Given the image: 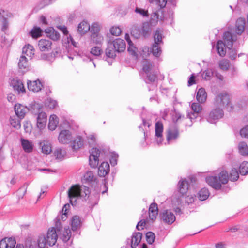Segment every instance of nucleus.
<instances>
[{"mask_svg":"<svg viewBox=\"0 0 248 248\" xmlns=\"http://www.w3.org/2000/svg\"><path fill=\"white\" fill-rule=\"evenodd\" d=\"M154 43L163 45L162 34L161 32L156 30L154 34Z\"/></svg>","mask_w":248,"mask_h":248,"instance_id":"a18cd8bd","label":"nucleus"},{"mask_svg":"<svg viewBox=\"0 0 248 248\" xmlns=\"http://www.w3.org/2000/svg\"><path fill=\"white\" fill-rule=\"evenodd\" d=\"M179 135L178 128L176 124L170 125L167 131L166 139L168 144L175 140Z\"/></svg>","mask_w":248,"mask_h":248,"instance_id":"423d86ee","label":"nucleus"},{"mask_svg":"<svg viewBox=\"0 0 248 248\" xmlns=\"http://www.w3.org/2000/svg\"><path fill=\"white\" fill-rule=\"evenodd\" d=\"M146 237L147 241L149 244H151L154 242L155 239V235L153 232H147Z\"/></svg>","mask_w":248,"mask_h":248,"instance_id":"13d9d810","label":"nucleus"},{"mask_svg":"<svg viewBox=\"0 0 248 248\" xmlns=\"http://www.w3.org/2000/svg\"><path fill=\"white\" fill-rule=\"evenodd\" d=\"M161 219L165 223L171 224L173 223L176 217L174 214L170 210H166L160 214Z\"/></svg>","mask_w":248,"mask_h":248,"instance_id":"9d476101","label":"nucleus"},{"mask_svg":"<svg viewBox=\"0 0 248 248\" xmlns=\"http://www.w3.org/2000/svg\"><path fill=\"white\" fill-rule=\"evenodd\" d=\"M90 29L89 24L86 21L80 23L78 27V31L81 34H85Z\"/></svg>","mask_w":248,"mask_h":248,"instance_id":"7c9ffc66","label":"nucleus"},{"mask_svg":"<svg viewBox=\"0 0 248 248\" xmlns=\"http://www.w3.org/2000/svg\"><path fill=\"white\" fill-rule=\"evenodd\" d=\"M142 236V233L140 232H134L133 233L131 241V247L132 248H136V247L140 242Z\"/></svg>","mask_w":248,"mask_h":248,"instance_id":"a878e982","label":"nucleus"},{"mask_svg":"<svg viewBox=\"0 0 248 248\" xmlns=\"http://www.w3.org/2000/svg\"><path fill=\"white\" fill-rule=\"evenodd\" d=\"M116 50L113 46L112 43L108 44V47L106 49V55L109 58H114L116 56Z\"/></svg>","mask_w":248,"mask_h":248,"instance_id":"e433bc0d","label":"nucleus"},{"mask_svg":"<svg viewBox=\"0 0 248 248\" xmlns=\"http://www.w3.org/2000/svg\"><path fill=\"white\" fill-rule=\"evenodd\" d=\"M52 42L49 39H41L38 41V46L41 51H47L52 48Z\"/></svg>","mask_w":248,"mask_h":248,"instance_id":"dca6fc26","label":"nucleus"},{"mask_svg":"<svg viewBox=\"0 0 248 248\" xmlns=\"http://www.w3.org/2000/svg\"><path fill=\"white\" fill-rule=\"evenodd\" d=\"M100 31V26L97 23H93L91 26V35L94 34H99Z\"/></svg>","mask_w":248,"mask_h":248,"instance_id":"6e6d98bb","label":"nucleus"},{"mask_svg":"<svg viewBox=\"0 0 248 248\" xmlns=\"http://www.w3.org/2000/svg\"><path fill=\"white\" fill-rule=\"evenodd\" d=\"M14 90L19 94H23L26 93V89L22 81L17 78H14L11 82Z\"/></svg>","mask_w":248,"mask_h":248,"instance_id":"f8f14e48","label":"nucleus"},{"mask_svg":"<svg viewBox=\"0 0 248 248\" xmlns=\"http://www.w3.org/2000/svg\"><path fill=\"white\" fill-rule=\"evenodd\" d=\"M187 119L185 118L184 116L181 115L180 113H176L173 116V122L175 124L178 122L181 119Z\"/></svg>","mask_w":248,"mask_h":248,"instance_id":"338daca9","label":"nucleus"},{"mask_svg":"<svg viewBox=\"0 0 248 248\" xmlns=\"http://www.w3.org/2000/svg\"><path fill=\"white\" fill-rule=\"evenodd\" d=\"M42 31L39 27H35L32 29L30 33L34 38H37L42 35Z\"/></svg>","mask_w":248,"mask_h":248,"instance_id":"37998d69","label":"nucleus"},{"mask_svg":"<svg viewBox=\"0 0 248 248\" xmlns=\"http://www.w3.org/2000/svg\"><path fill=\"white\" fill-rule=\"evenodd\" d=\"M239 172L241 175H246L248 173V162L244 161L240 164Z\"/></svg>","mask_w":248,"mask_h":248,"instance_id":"de8ad7c7","label":"nucleus"},{"mask_svg":"<svg viewBox=\"0 0 248 248\" xmlns=\"http://www.w3.org/2000/svg\"><path fill=\"white\" fill-rule=\"evenodd\" d=\"M67 193L70 202L74 205L76 204L77 198L79 197L86 200L89 197L90 191L88 187L75 185L69 188Z\"/></svg>","mask_w":248,"mask_h":248,"instance_id":"f257e3e1","label":"nucleus"},{"mask_svg":"<svg viewBox=\"0 0 248 248\" xmlns=\"http://www.w3.org/2000/svg\"><path fill=\"white\" fill-rule=\"evenodd\" d=\"M28 88L30 91L38 92L42 89V84L39 80L34 81L29 80L27 82Z\"/></svg>","mask_w":248,"mask_h":248,"instance_id":"6ab92c4d","label":"nucleus"},{"mask_svg":"<svg viewBox=\"0 0 248 248\" xmlns=\"http://www.w3.org/2000/svg\"><path fill=\"white\" fill-rule=\"evenodd\" d=\"M240 134L242 137L248 138V125H246L240 130Z\"/></svg>","mask_w":248,"mask_h":248,"instance_id":"69168bd1","label":"nucleus"},{"mask_svg":"<svg viewBox=\"0 0 248 248\" xmlns=\"http://www.w3.org/2000/svg\"><path fill=\"white\" fill-rule=\"evenodd\" d=\"M36 121L37 127L40 130L43 129L46 124V114L42 111L39 112L37 114Z\"/></svg>","mask_w":248,"mask_h":248,"instance_id":"4468645a","label":"nucleus"},{"mask_svg":"<svg viewBox=\"0 0 248 248\" xmlns=\"http://www.w3.org/2000/svg\"><path fill=\"white\" fill-rule=\"evenodd\" d=\"M163 131V125L162 123L160 122H157L155 124V136L156 138L157 143L161 144L163 141L162 132Z\"/></svg>","mask_w":248,"mask_h":248,"instance_id":"ddd939ff","label":"nucleus"},{"mask_svg":"<svg viewBox=\"0 0 248 248\" xmlns=\"http://www.w3.org/2000/svg\"><path fill=\"white\" fill-rule=\"evenodd\" d=\"M46 238L47 245L52 246L55 244L58 239V234L54 227L48 229Z\"/></svg>","mask_w":248,"mask_h":248,"instance_id":"1a4fd4ad","label":"nucleus"},{"mask_svg":"<svg viewBox=\"0 0 248 248\" xmlns=\"http://www.w3.org/2000/svg\"><path fill=\"white\" fill-rule=\"evenodd\" d=\"M131 33L132 36L136 39L139 38L142 35L141 30L137 26L132 27Z\"/></svg>","mask_w":248,"mask_h":248,"instance_id":"49530a36","label":"nucleus"},{"mask_svg":"<svg viewBox=\"0 0 248 248\" xmlns=\"http://www.w3.org/2000/svg\"><path fill=\"white\" fill-rule=\"evenodd\" d=\"M81 222L78 216H74L71 219V226L73 231H76L81 226Z\"/></svg>","mask_w":248,"mask_h":248,"instance_id":"2f4dec72","label":"nucleus"},{"mask_svg":"<svg viewBox=\"0 0 248 248\" xmlns=\"http://www.w3.org/2000/svg\"><path fill=\"white\" fill-rule=\"evenodd\" d=\"M84 180L88 182L95 181V178L93 173L91 171H87L84 175Z\"/></svg>","mask_w":248,"mask_h":248,"instance_id":"603ef678","label":"nucleus"},{"mask_svg":"<svg viewBox=\"0 0 248 248\" xmlns=\"http://www.w3.org/2000/svg\"><path fill=\"white\" fill-rule=\"evenodd\" d=\"M91 40L96 44H101L104 40L102 35L99 34H94L91 35Z\"/></svg>","mask_w":248,"mask_h":248,"instance_id":"a19ab883","label":"nucleus"},{"mask_svg":"<svg viewBox=\"0 0 248 248\" xmlns=\"http://www.w3.org/2000/svg\"><path fill=\"white\" fill-rule=\"evenodd\" d=\"M224 115V112L222 108L216 107L213 109L206 116L208 122L210 123H215L218 120L222 118Z\"/></svg>","mask_w":248,"mask_h":248,"instance_id":"39448f33","label":"nucleus"},{"mask_svg":"<svg viewBox=\"0 0 248 248\" xmlns=\"http://www.w3.org/2000/svg\"><path fill=\"white\" fill-rule=\"evenodd\" d=\"M73 139L71 132L68 130H62L59 133L58 140L62 144H68Z\"/></svg>","mask_w":248,"mask_h":248,"instance_id":"9b49d317","label":"nucleus"},{"mask_svg":"<svg viewBox=\"0 0 248 248\" xmlns=\"http://www.w3.org/2000/svg\"><path fill=\"white\" fill-rule=\"evenodd\" d=\"M161 44L154 43L152 48V53L153 55L156 57H158L160 56L162 50L161 49Z\"/></svg>","mask_w":248,"mask_h":248,"instance_id":"c9c22d12","label":"nucleus"},{"mask_svg":"<svg viewBox=\"0 0 248 248\" xmlns=\"http://www.w3.org/2000/svg\"><path fill=\"white\" fill-rule=\"evenodd\" d=\"M39 147L41 148L42 152L48 155L52 152L51 144L47 140H43L39 143Z\"/></svg>","mask_w":248,"mask_h":248,"instance_id":"b1692460","label":"nucleus"},{"mask_svg":"<svg viewBox=\"0 0 248 248\" xmlns=\"http://www.w3.org/2000/svg\"><path fill=\"white\" fill-rule=\"evenodd\" d=\"M167 0H149L150 3L155 2L160 8H163L166 6Z\"/></svg>","mask_w":248,"mask_h":248,"instance_id":"052dcab7","label":"nucleus"},{"mask_svg":"<svg viewBox=\"0 0 248 248\" xmlns=\"http://www.w3.org/2000/svg\"><path fill=\"white\" fill-rule=\"evenodd\" d=\"M191 107L194 113H188L187 116L192 121V120L197 118L198 114L202 112V107L199 103L194 102L192 103Z\"/></svg>","mask_w":248,"mask_h":248,"instance_id":"2eb2a0df","label":"nucleus"},{"mask_svg":"<svg viewBox=\"0 0 248 248\" xmlns=\"http://www.w3.org/2000/svg\"><path fill=\"white\" fill-rule=\"evenodd\" d=\"M218 65L220 69L226 71L230 67V63L228 60L223 59L219 62Z\"/></svg>","mask_w":248,"mask_h":248,"instance_id":"c03bdc74","label":"nucleus"},{"mask_svg":"<svg viewBox=\"0 0 248 248\" xmlns=\"http://www.w3.org/2000/svg\"><path fill=\"white\" fill-rule=\"evenodd\" d=\"M110 33L115 36H119L121 33V29L119 27H113L110 29Z\"/></svg>","mask_w":248,"mask_h":248,"instance_id":"680f3d73","label":"nucleus"},{"mask_svg":"<svg viewBox=\"0 0 248 248\" xmlns=\"http://www.w3.org/2000/svg\"><path fill=\"white\" fill-rule=\"evenodd\" d=\"M101 151L96 148H93L91 150L89 157V164L92 168H96L98 166L99 161V157L100 156Z\"/></svg>","mask_w":248,"mask_h":248,"instance_id":"6e6552de","label":"nucleus"},{"mask_svg":"<svg viewBox=\"0 0 248 248\" xmlns=\"http://www.w3.org/2000/svg\"><path fill=\"white\" fill-rule=\"evenodd\" d=\"M239 178V174L237 170L236 169L232 170L230 174V179L231 181H236Z\"/></svg>","mask_w":248,"mask_h":248,"instance_id":"5fc2aeb1","label":"nucleus"},{"mask_svg":"<svg viewBox=\"0 0 248 248\" xmlns=\"http://www.w3.org/2000/svg\"><path fill=\"white\" fill-rule=\"evenodd\" d=\"M239 153L241 155L247 156L248 155V146L245 142H240L238 144Z\"/></svg>","mask_w":248,"mask_h":248,"instance_id":"473e14b6","label":"nucleus"},{"mask_svg":"<svg viewBox=\"0 0 248 248\" xmlns=\"http://www.w3.org/2000/svg\"><path fill=\"white\" fill-rule=\"evenodd\" d=\"M58 124V117L55 114L51 115L49 119L48 128L50 130L53 131L56 128Z\"/></svg>","mask_w":248,"mask_h":248,"instance_id":"cd10ccee","label":"nucleus"},{"mask_svg":"<svg viewBox=\"0 0 248 248\" xmlns=\"http://www.w3.org/2000/svg\"><path fill=\"white\" fill-rule=\"evenodd\" d=\"M53 0H42L38 4V8L41 9L52 3Z\"/></svg>","mask_w":248,"mask_h":248,"instance_id":"e2e57ef3","label":"nucleus"},{"mask_svg":"<svg viewBox=\"0 0 248 248\" xmlns=\"http://www.w3.org/2000/svg\"><path fill=\"white\" fill-rule=\"evenodd\" d=\"M142 76L147 83L154 82L156 76L154 71V65L152 62L148 59H144L142 62Z\"/></svg>","mask_w":248,"mask_h":248,"instance_id":"20e7f679","label":"nucleus"},{"mask_svg":"<svg viewBox=\"0 0 248 248\" xmlns=\"http://www.w3.org/2000/svg\"><path fill=\"white\" fill-rule=\"evenodd\" d=\"M214 72L211 69H207L202 73V77L203 79L209 80H210L213 76Z\"/></svg>","mask_w":248,"mask_h":248,"instance_id":"3c124183","label":"nucleus"},{"mask_svg":"<svg viewBox=\"0 0 248 248\" xmlns=\"http://www.w3.org/2000/svg\"><path fill=\"white\" fill-rule=\"evenodd\" d=\"M229 176L226 170L221 171L217 176H209L206 178V183L216 190L221 188L222 185L226 184L228 182Z\"/></svg>","mask_w":248,"mask_h":248,"instance_id":"7ed1b4c3","label":"nucleus"},{"mask_svg":"<svg viewBox=\"0 0 248 248\" xmlns=\"http://www.w3.org/2000/svg\"><path fill=\"white\" fill-rule=\"evenodd\" d=\"M127 51L129 53L133 56L137 57L138 54V49L134 45L133 43H130L128 44V47L127 48Z\"/></svg>","mask_w":248,"mask_h":248,"instance_id":"09e8293b","label":"nucleus"},{"mask_svg":"<svg viewBox=\"0 0 248 248\" xmlns=\"http://www.w3.org/2000/svg\"><path fill=\"white\" fill-rule=\"evenodd\" d=\"M207 98V94L204 88H201L197 92L196 99L199 103H204Z\"/></svg>","mask_w":248,"mask_h":248,"instance_id":"c756f323","label":"nucleus"},{"mask_svg":"<svg viewBox=\"0 0 248 248\" xmlns=\"http://www.w3.org/2000/svg\"><path fill=\"white\" fill-rule=\"evenodd\" d=\"M83 144V140L80 136L76 137L73 141L72 148L75 150H78L81 148Z\"/></svg>","mask_w":248,"mask_h":248,"instance_id":"4c0bfd02","label":"nucleus"},{"mask_svg":"<svg viewBox=\"0 0 248 248\" xmlns=\"http://www.w3.org/2000/svg\"><path fill=\"white\" fill-rule=\"evenodd\" d=\"M45 105L48 108L53 109L55 108L57 105V102L55 100H54L51 98H48L46 100Z\"/></svg>","mask_w":248,"mask_h":248,"instance_id":"864d4df0","label":"nucleus"},{"mask_svg":"<svg viewBox=\"0 0 248 248\" xmlns=\"http://www.w3.org/2000/svg\"><path fill=\"white\" fill-rule=\"evenodd\" d=\"M66 154L65 149L63 148H58L56 149L54 154L56 158L58 159L62 160L64 158Z\"/></svg>","mask_w":248,"mask_h":248,"instance_id":"58836bf2","label":"nucleus"},{"mask_svg":"<svg viewBox=\"0 0 248 248\" xmlns=\"http://www.w3.org/2000/svg\"><path fill=\"white\" fill-rule=\"evenodd\" d=\"M102 52V50L98 46L93 47L91 50V53L96 56H99Z\"/></svg>","mask_w":248,"mask_h":248,"instance_id":"0e129e2a","label":"nucleus"},{"mask_svg":"<svg viewBox=\"0 0 248 248\" xmlns=\"http://www.w3.org/2000/svg\"><path fill=\"white\" fill-rule=\"evenodd\" d=\"M118 155L115 153L112 155L110 159V162L112 166H115L117 164V160Z\"/></svg>","mask_w":248,"mask_h":248,"instance_id":"774afa93","label":"nucleus"},{"mask_svg":"<svg viewBox=\"0 0 248 248\" xmlns=\"http://www.w3.org/2000/svg\"><path fill=\"white\" fill-rule=\"evenodd\" d=\"M245 20L243 18H238L235 25V32L236 34L240 35L242 34L245 29Z\"/></svg>","mask_w":248,"mask_h":248,"instance_id":"393cba45","label":"nucleus"},{"mask_svg":"<svg viewBox=\"0 0 248 248\" xmlns=\"http://www.w3.org/2000/svg\"><path fill=\"white\" fill-rule=\"evenodd\" d=\"M18 66L22 70L26 69L28 66V58L25 55H22L20 57L18 62Z\"/></svg>","mask_w":248,"mask_h":248,"instance_id":"ea45409f","label":"nucleus"},{"mask_svg":"<svg viewBox=\"0 0 248 248\" xmlns=\"http://www.w3.org/2000/svg\"><path fill=\"white\" fill-rule=\"evenodd\" d=\"M135 12L139 14L143 17H148L149 14L147 10L137 7L135 9Z\"/></svg>","mask_w":248,"mask_h":248,"instance_id":"4d7b16f0","label":"nucleus"},{"mask_svg":"<svg viewBox=\"0 0 248 248\" xmlns=\"http://www.w3.org/2000/svg\"><path fill=\"white\" fill-rule=\"evenodd\" d=\"M47 244L46 238L44 236L40 237L38 240V245L40 248H45Z\"/></svg>","mask_w":248,"mask_h":248,"instance_id":"bf43d9fd","label":"nucleus"},{"mask_svg":"<svg viewBox=\"0 0 248 248\" xmlns=\"http://www.w3.org/2000/svg\"><path fill=\"white\" fill-rule=\"evenodd\" d=\"M22 147L25 152L30 153L33 150V144L31 141L21 138L20 140Z\"/></svg>","mask_w":248,"mask_h":248,"instance_id":"412c9836","label":"nucleus"},{"mask_svg":"<svg viewBox=\"0 0 248 248\" xmlns=\"http://www.w3.org/2000/svg\"><path fill=\"white\" fill-rule=\"evenodd\" d=\"M34 55V49L32 46L29 44L26 45L22 49V55L28 56L31 59Z\"/></svg>","mask_w":248,"mask_h":248,"instance_id":"bb28decb","label":"nucleus"},{"mask_svg":"<svg viewBox=\"0 0 248 248\" xmlns=\"http://www.w3.org/2000/svg\"><path fill=\"white\" fill-rule=\"evenodd\" d=\"M28 109L27 107L20 104H16L15 105V111L17 116L20 118H24Z\"/></svg>","mask_w":248,"mask_h":248,"instance_id":"4be33fe9","label":"nucleus"},{"mask_svg":"<svg viewBox=\"0 0 248 248\" xmlns=\"http://www.w3.org/2000/svg\"><path fill=\"white\" fill-rule=\"evenodd\" d=\"M109 172V165L108 162H103L98 167V174L100 177H104Z\"/></svg>","mask_w":248,"mask_h":248,"instance_id":"5701e85b","label":"nucleus"},{"mask_svg":"<svg viewBox=\"0 0 248 248\" xmlns=\"http://www.w3.org/2000/svg\"><path fill=\"white\" fill-rule=\"evenodd\" d=\"M178 188L181 196H185L188 189V181L186 179H181L178 182Z\"/></svg>","mask_w":248,"mask_h":248,"instance_id":"f3484780","label":"nucleus"},{"mask_svg":"<svg viewBox=\"0 0 248 248\" xmlns=\"http://www.w3.org/2000/svg\"><path fill=\"white\" fill-rule=\"evenodd\" d=\"M10 124L11 125L16 128V129H19L21 127V124H20V120L16 117H11L10 119Z\"/></svg>","mask_w":248,"mask_h":248,"instance_id":"8fccbe9b","label":"nucleus"},{"mask_svg":"<svg viewBox=\"0 0 248 248\" xmlns=\"http://www.w3.org/2000/svg\"><path fill=\"white\" fill-rule=\"evenodd\" d=\"M224 42L219 40L217 44V49L218 54L221 57H224L226 54V48L231 50L233 46V42L236 40V37L230 32L226 31L224 33Z\"/></svg>","mask_w":248,"mask_h":248,"instance_id":"f03ea898","label":"nucleus"},{"mask_svg":"<svg viewBox=\"0 0 248 248\" xmlns=\"http://www.w3.org/2000/svg\"><path fill=\"white\" fill-rule=\"evenodd\" d=\"M16 240L12 238H4L0 241V248H14Z\"/></svg>","mask_w":248,"mask_h":248,"instance_id":"aec40b11","label":"nucleus"},{"mask_svg":"<svg viewBox=\"0 0 248 248\" xmlns=\"http://www.w3.org/2000/svg\"><path fill=\"white\" fill-rule=\"evenodd\" d=\"M45 32L47 36L53 40H57L60 37L59 33L53 28L49 27L46 29Z\"/></svg>","mask_w":248,"mask_h":248,"instance_id":"c85d7f7f","label":"nucleus"},{"mask_svg":"<svg viewBox=\"0 0 248 248\" xmlns=\"http://www.w3.org/2000/svg\"><path fill=\"white\" fill-rule=\"evenodd\" d=\"M152 31L150 24L148 22H144L141 28V33L144 37L149 35Z\"/></svg>","mask_w":248,"mask_h":248,"instance_id":"f704fd0d","label":"nucleus"},{"mask_svg":"<svg viewBox=\"0 0 248 248\" xmlns=\"http://www.w3.org/2000/svg\"><path fill=\"white\" fill-rule=\"evenodd\" d=\"M215 104L218 108H223L230 106V98L228 94L224 93H220L216 97Z\"/></svg>","mask_w":248,"mask_h":248,"instance_id":"0eeeda50","label":"nucleus"},{"mask_svg":"<svg viewBox=\"0 0 248 248\" xmlns=\"http://www.w3.org/2000/svg\"><path fill=\"white\" fill-rule=\"evenodd\" d=\"M209 196L208 189L206 188H202L199 192V198L201 201H204Z\"/></svg>","mask_w":248,"mask_h":248,"instance_id":"79ce46f5","label":"nucleus"},{"mask_svg":"<svg viewBox=\"0 0 248 248\" xmlns=\"http://www.w3.org/2000/svg\"><path fill=\"white\" fill-rule=\"evenodd\" d=\"M112 43L113 46L117 52H122L125 50L126 44L125 41L120 38L116 39Z\"/></svg>","mask_w":248,"mask_h":248,"instance_id":"a211bd4d","label":"nucleus"},{"mask_svg":"<svg viewBox=\"0 0 248 248\" xmlns=\"http://www.w3.org/2000/svg\"><path fill=\"white\" fill-rule=\"evenodd\" d=\"M71 237V232L70 229L68 228H64L63 230H62V234L61 238L64 243L67 242Z\"/></svg>","mask_w":248,"mask_h":248,"instance_id":"72a5a7b5","label":"nucleus"}]
</instances>
